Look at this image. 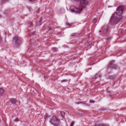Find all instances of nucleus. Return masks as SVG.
Here are the masks:
<instances>
[{
	"instance_id": "obj_22",
	"label": "nucleus",
	"mask_w": 126,
	"mask_h": 126,
	"mask_svg": "<svg viewBox=\"0 0 126 126\" xmlns=\"http://www.w3.org/2000/svg\"><path fill=\"white\" fill-rule=\"evenodd\" d=\"M30 2H34L36 0H28Z\"/></svg>"
},
{
	"instance_id": "obj_20",
	"label": "nucleus",
	"mask_w": 126,
	"mask_h": 126,
	"mask_svg": "<svg viewBox=\"0 0 126 126\" xmlns=\"http://www.w3.org/2000/svg\"><path fill=\"white\" fill-rule=\"evenodd\" d=\"M47 30L48 31H50L51 30V28L50 27L48 26L47 27Z\"/></svg>"
},
{
	"instance_id": "obj_16",
	"label": "nucleus",
	"mask_w": 126,
	"mask_h": 126,
	"mask_svg": "<svg viewBox=\"0 0 126 126\" xmlns=\"http://www.w3.org/2000/svg\"><path fill=\"white\" fill-rule=\"evenodd\" d=\"M58 49L56 48H53V51L55 52Z\"/></svg>"
},
{
	"instance_id": "obj_5",
	"label": "nucleus",
	"mask_w": 126,
	"mask_h": 126,
	"mask_svg": "<svg viewBox=\"0 0 126 126\" xmlns=\"http://www.w3.org/2000/svg\"><path fill=\"white\" fill-rule=\"evenodd\" d=\"M82 8L80 7L78 8H76L75 9V11L74 12L76 13H80L82 10Z\"/></svg>"
},
{
	"instance_id": "obj_21",
	"label": "nucleus",
	"mask_w": 126,
	"mask_h": 126,
	"mask_svg": "<svg viewBox=\"0 0 126 126\" xmlns=\"http://www.w3.org/2000/svg\"><path fill=\"white\" fill-rule=\"evenodd\" d=\"M90 102L91 103H94V101L93 100H90Z\"/></svg>"
},
{
	"instance_id": "obj_32",
	"label": "nucleus",
	"mask_w": 126,
	"mask_h": 126,
	"mask_svg": "<svg viewBox=\"0 0 126 126\" xmlns=\"http://www.w3.org/2000/svg\"><path fill=\"white\" fill-rule=\"evenodd\" d=\"M113 77V79H114V78H115V77H114V76H112V77Z\"/></svg>"
},
{
	"instance_id": "obj_18",
	"label": "nucleus",
	"mask_w": 126,
	"mask_h": 126,
	"mask_svg": "<svg viewBox=\"0 0 126 126\" xmlns=\"http://www.w3.org/2000/svg\"><path fill=\"white\" fill-rule=\"evenodd\" d=\"M77 35L76 33H74L72 34L71 36H76Z\"/></svg>"
},
{
	"instance_id": "obj_2",
	"label": "nucleus",
	"mask_w": 126,
	"mask_h": 126,
	"mask_svg": "<svg viewBox=\"0 0 126 126\" xmlns=\"http://www.w3.org/2000/svg\"><path fill=\"white\" fill-rule=\"evenodd\" d=\"M50 123L55 126H58L60 124V122L56 118L55 115L53 116L50 120Z\"/></svg>"
},
{
	"instance_id": "obj_24",
	"label": "nucleus",
	"mask_w": 126,
	"mask_h": 126,
	"mask_svg": "<svg viewBox=\"0 0 126 126\" xmlns=\"http://www.w3.org/2000/svg\"><path fill=\"white\" fill-rule=\"evenodd\" d=\"M98 75L97 74H96L95 76L94 77V79H96V77H97L98 76Z\"/></svg>"
},
{
	"instance_id": "obj_27",
	"label": "nucleus",
	"mask_w": 126,
	"mask_h": 126,
	"mask_svg": "<svg viewBox=\"0 0 126 126\" xmlns=\"http://www.w3.org/2000/svg\"><path fill=\"white\" fill-rule=\"evenodd\" d=\"M40 11V9H38L37 10V13H39V12Z\"/></svg>"
},
{
	"instance_id": "obj_23",
	"label": "nucleus",
	"mask_w": 126,
	"mask_h": 126,
	"mask_svg": "<svg viewBox=\"0 0 126 126\" xmlns=\"http://www.w3.org/2000/svg\"><path fill=\"white\" fill-rule=\"evenodd\" d=\"M14 121L16 122L18 121L19 120L17 118H16V119H15Z\"/></svg>"
},
{
	"instance_id": "obj_25",
	"label": "nucleus",
	"mask_w": 126,
	"mask_h": 126,
	"mask_svg": "<svg viewBox=\"0 0 126 126\" xmlns=\"http://www.w3.org/2000/svg\"><path fill=\"white\" fill-rule=\"evenodd\" d=\"M67 80H66V79H65V80H63L62 81V82H66V81H67Z\"/></svg>"
},
{
	"instance_id": "obj_3",
	"label": "nucleus",
	"mask_w": 126,
	"mask_h": 126,
	"mask_svg": "<svg viewBox=\"0 0 126 126\" xmlns=\"http://www.w3.org/2000/svg\"><path fill=\"white\" fill-rule=\"evenodd\" d=\"M13 41L15 46L17 47L19 45V43L22 41V39L21 38L18 36H16L14 38Z\"/></svg>"
},
{
	"instance_id": "obj_33",
	"label": "nucleus",
	"mask_w": 126,
	"mask_h": 126,
	"mask_svg": "<svg viewBox=\"0 0 126 126\" xmlns=\"http://www.w3.org/2000/svg\"><path fill=\"white\" fill-rule=\"evenodd\" d=\"M44 78H47V77H45V76H44Z\"/></svg>"
},
{
	"instance_id": "obj_29",
	"label": "nucleus",
	"mask_w": 126,
	"mask_h": 126,
	"mask_svg": "<svg viewBox=\"0 0 126 126\" xmlns=\"http://www.w3.org/2000/svg\"><path fill=\"white\" fill-rule=\"evenodd\" d=\"M8 0H2V3H3L5 1V0H6V1H8Z\"/></svg>"
},
{
	"instance_id": "obj_6",
	"label": "nucleus",
	"mask_w": 126,
	"mask_h": 126,
	"mask_svg": "<svg viewBox=\"0 0 126 126\" xmlns=\"http://www.w3.org/2000/svg\"><path fill=\"white\" fill-rule=\"evenodd\" d=\"M42 17H41L39 20V21L38 23H37V26H40L42 24Z\"/></svg>"
},
{
	"instance_id": "obj_26",
	"label": "nucleus",
	"mask_w": 126,
	"mask_h": 126,
	"mask_svg": "<svg viewBox=\"0 0 126 126\" xmlns=\"http://www.w3.org/2000/svg\"><path fill=\"white\" fill-rule=\"evenodd\" d=\"M36 33V32H33L32 33V35H35V33Z\"/></svg>"
},
{
	"instance_id": "obj_4",
	"label": "nucleus",
	"mask_w": 126,
	"mask_h": 126,
	"mask_svg": "<svg viewBox=\"0 0 126 126\" xmlns=\"http://www.w3.org/2000/svg\"><path fill=\"white\" fill-rule=\"evenodd\" d=\"M109 30V27L108 25H105L102 27V30L103 33L107 32Z\"/></svg>"
},
{
	"instance_id": "obj_12",
	"label": "nucleus",
	"mask_w": 126,
	"mask_h": 126,
	"mask_svg": "<svg viewBox=\"0 0 126 126\" xmlns=\"http://www.w3.org/2000/svg\"><path fill=\"white\" fill-rule=\"evenodd\" d=\"M4 92V90L2 88H0V94H3Z\"/></svg>"
},
{
	"instance_id": "obj_7",
	"label": "nucleus",
	"mask_w": 126,
	"mask_h": 126,
	"mask_svg": "<svg viewBox=\"0 0 126 126\" xmlns=\"http://www.w3.org/2000/svg\"><path fill=\"white\" fill-rule=\"evenodd\" d=\"M115 62V61L112 60V61H111L109 65H108V68H111V65H112Z\"/></svg>"
},
{
	"instance_id": "obj_14",
	"label": "nucleus",
	"mask_w": 126,
	"mask_h": 126,
	"mask_svg": "<svg viewBox=\"0 0 126 126\" xmlns=\"http://www.w3.org/2000/svg\"><path fill=\"white\" fill-rule=\"evenodd\" d=\"M99 19V18H96L95 19H94L93 20V22L94 23L96 22Z\"/></svg>"
},
{
	"instance_id": "obj_30",
	"label": "nucleus",
	"mask_w": 126,
	"mask_h": 126,
	"mask_svg": "<svg viewBox=\"0 0 126 126\" xmlns=\"http://www.w3.org/2000/svg\"><path fill=\"white\" fill-rule=\"evenodd\" d=\"M110 38H111L110 37V38H107V40H108L109 41V40L110 39Z\"/></svg>"
},
{
	"instance_id": "obj_13",
	"label": "nucleus",
	"mask_w": 126,
	"mask_h": 126,
	"mask_svg": "<svg viewBox=\"0 0 126 126\" xmlns=\"http://www.w3.org/2000/svg\"><path fill=\"white\" fill-rule=\"evenodd\" d=\"M60 114L62 116V117H63L64 116V112L63 111H61Z\"/></svg>"
},
{
	"instance_id": "obj_28",
	"label": "nucleus",
	"mask_w": 126,
	"mask_h": 126,
	"mask_svg": "<svg viewBox=\"0 0 126 126\" xmlns=\"http://www.w3.org/2000/svg\"><path fill=\"white\" fill-rule=\"evenodd\" d=\"M104 126L100 124V125H97L96 126Z\"/></svg>"
},
{
	"instance_id": "obj_11",
	"label": "nucleus",
	"mask_w": 126,
	"mask_h": 126,
	"mask_svg": "<svg viewBox=\"0 0 126 126\" xmlns=\"http://www.w3.org/2000/svg\"><path fill=\"white\" fill-rule=\"evenodd\" d=\"M29 27H32L33 26V24L32 22L30 21L28 23Z\"/></svg>"
},
{
	"instance_id": "obj_35",
	"label": "nucleus",
	"mask_w": 126,
	"mask_h": 126,
	"mask_svg": "<svg viewBox=\"0 0 126 126\" xmlns=\"http://www.w3.org/2000/svg\"><path fill=\"white\" fill-rule=\"evenodd\" d=\"M99 32H101V31H99Z\"/></svg>"
},
{
	"instance_id": "obj_15",
	"label": "nucleus",
	"mask_w": 126,
	"mask_h": 126,
	"mask_svg": "<svg viewBox=\"0 0 126 126\" xmlns=\"http://www.w3.org/2000/svg\"><path fill=\"white\" fill-rule=\"evenodd\" d=\"M74 23H71V24H70L68 22H67L66 23V25L68 26H72V25Z\"/></svg>"
},
{
	"instance_id": "obj_1",
	"label": "nucleus",
	"mask_w": 126,
	"mask_h": 126,
	"mask_svg": "<svg viewBox=\"0 0 126 126\" xmlns=\"http://www.w3.org/2000/svg\"><path fill=\"white\" fill-rule=\"evenodd\" d=\"M124 7L121 5L117 8L116 13L111 16L109 23L111 24H116L120 22L122 19L121 15L122 14Z\"/></svg>"
},
{
	"instance_id": "obj_17",
	"label": "nucleus",
	"mask_w": 126,
	"mask_h": 126,
	"mask_svg": "<svg viewBox=\"0 0 126 126\" xmlns=\"http://www.w3.org/2000/svg\"><path fill=\"white\" fill-rule=\"evenodd\" d=\"M63 70V68H59L57 69L58 70H60V71H62Z\"/></svg>"
},
{
	"instance_id": "obj_34",
	"label": "nucleus",
	"mask_w": 126,
	"mask_h": 126,
	"mask_svg": "<svg viewBox=\"0 0 126 126\" xmlns=\"http://www.w3.org/2000/svg\"><path fill=\"white\" fill-rule=\"evenodd\" d=\"M99 76V77H100L99 76Z\"/></svg>"
},
{
	"instance_id": "obj_8",
	"label": "nucleus",
	"mask_w": 126,
	"mask_h": 126,
	"mask_svg": "<svg viewBox=\"0 0 126 126\" xmlns=\"http://www.w3.org/2000/svg\"><path fill=\"white\" fill-rule=\"evenodd\" d=\"M75 8L76 7L75 6H72L70 7V9L72 12H74Z\"/></svg>"
},
{
	"instance_id": "obj_10",
	"label": "nucleus",
	"mask_w": 126,
	"mask_h": 126,
	"mask_svg": "<svg viewBox=\"0 0 126 126\" xmlns=\"http://www.w3.org/2000/svg\"><path fill=\"white\" fill-rule=\"evenodd\" d=\"M117 67V65L115 64H114L111 65V68L113 69H116Z\"/></svg>"
},
{
	"instance_id": "obj_19",
	"label": "nucleus",
	"mask_w": 126,
	"mask_h": 126,
	"mask_svg": "<svg viewBox=\"0 0 126 126\" xmlns=\"http://www.w3.org/2000/svg\"><path fill=\"white\" fill-rule=\"evenodd\" d=\"M74 124V122H72L71 123V124L70 126H73Z\"/></svg>"
},
{
	"instance_id": "obj_9",
	"label": "nucleus",
	"mask_w": 126,
	"mask_h": 126,
	"mask_svg": "<svg viewBox=\"0 0 126 126\" xmlns=\"http://www.w3.org/2000/svg\"><path fill=\"white\" fill-rule=\"evenodd\" d=\"M10 102L13 104H15L16 102V101L15 99H11L10 100Z\"/></svg>"
},
{
	"instance_id": "obj_31",
	"label": "nucleus",
	"mask_w": 126,
	"mask_h": 126,
	"mask_svg": "<svg viewBox=\"0 0 126 126\" xmlns=\"http://www.w3.org/2000/svg\"><path fill=\"white\" fill-rule=\"evenodd\" d=\"M80 103V102H78V103H77V104H80V103Z\"/></svg>"
}]
</instances>
